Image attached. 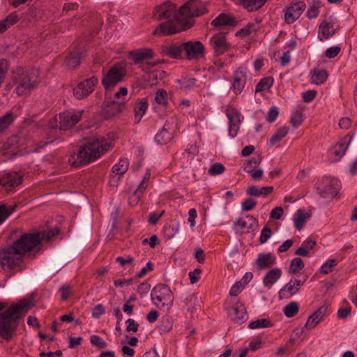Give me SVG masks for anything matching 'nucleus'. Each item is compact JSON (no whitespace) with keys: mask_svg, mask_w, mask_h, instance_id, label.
Wrapping results in <instances>:
<instances>
[{"mask_svg":"<svg viewBox=\"0 0 357 357\" xmlns=\"http://www.w3.org/2000/svg\"><path fill=\"white\" fill-rule=\"evenodd\" d=\"M60 233L58 227L45 231L24 233L6 248L0 249V265L6 269H13L20 265L26 252L39 246L42 240L49 241Z\"/></svg>","mask_w":357,"mask_h":357,"instance_id":"f257e3e1","label":"nucleus"},{"mask_svg":"<svg viewBox=\"0 0 357 357\" xmlns=\"http://www.w3.org/2000/svg\"><path fill=\"white\" fill-rule=\"evenodd\" d=\"M153 17L160 23L154 30L153 34L158 36H169L185 31L193 26V22L188 17H182L180 8L167 1L156 6L153 10Z\"/></svg>","mask_w":357,"mask_h":357,"instance_id":"f03ea898","label":"nucleus"},{"mask_svg":"<svg viewBox=\"0 0 357 357\" xmlns=\"http://www.w3.org/2000/svg\"><path fill=\"white\" fill-rule=\"evenodd\" d=\"M109 146L110 144L98 139L88 142L68 157V162L75 168L87 165L98 159Z\"/></svg>","mask_w":357,"mask_h":357,"instance_id":"7ed1b4c3","label":"nucleus"},{"mask_svg":"<svg viewBox=\"0 0 357 357\" xmlns=\"http://www.w3.org/2000/svg\"><path fill=\"white\" fill-rule=\"evenodd\" d=\"M29 305V302L23 300L20 303H13L0 314V336L6 340L13 337L21 319L22 311Z\"/></svg>","mask_w":357,"mask_h":357,"instance_id":"20e7f679","label":"nucleus"},{"mask_svg":"<svg viewBox=\"0 0 357 357\" xmlns=\"http://www.w3.org/2000/svg\"><path fill=\"white\" fill-rule=\"evenodd\" d=\"M39 83V70L36 68L18 66L11 73L10 84L16 86L15 92L18 96L28 93Z\"/></svg>","mask_w":357,"mask_h":357,"instance_id":"39448f33","label":"nucleus"},{"mask_svg":"<svg viewBox=\"0 0 357 357\" xmlns=\"http://www.w3.org/2000/svg\"><path fill=\"white\" fill-rule=\"evenodd\" d=\"M82 110L68 109L59 114L50 122V126L53 129L67 130L77 123L82 115Z\"/></svg>","mask_w":357,"mask_h":357,"instance_id":"423d86ee","label":"nucleus"},{"mask_svg":"<svg viewBox=\"0 0 357 357\" xmlns=\"http://www.w3.org/2000/svg\"><path fill=\"white\" fill-rule=\"evenodd\" d=\"M151 298L160 309L168 310L173 305L174 294L168 285L158 284L151 290Z\"/></svg>","mask_w":357,"mask_h":357,"instance_id":"0eeeda50","label":"nucleus"},{"mask_svg":"<svg viewBox=\"0 0 357 357\" xmlns=\"http://www.w3.org/2000/svg\"><path fill=\"white\" fill-rule=\"evenodd\" d=\"M340 188V180L331 176H324L315 183L317 194L324 199H333L338 194Z\"/></svg>","mask_w":357,"mask_h":357,"instance_id":"6e6552de","label":"nucleus"},{"mask_svg":"<svg viewBox=\"0 0 357 357\" xmlns=\"http://www.w3.org/2000/svg\"><path fill=\"white\" fill-rule=\"evenodd\" d=\"M126 63L121 61L113 65L107 73L104 74L102 84L105 90H109L123 79L126 74Z\"/></svg>","mask_w":357,"mask_h":357,"instance_id":"1a4fd4ad","label":"nucleus"},{"mask_svg":"<svg viewBox=\"0 0 357 357\" xmlns=\"http://www.w3.org/2000/svg\"><path fill=\"white\" fill-rule=\"evenodd\" d=\"M208 13L207 5L202 0H188L180 7L182 17H188L193 22V17H198Z\"/></svg>","mask_w":357,"mask_h":357,"instance_id":"9d476101","label":"nucleus"},{"mask_svg":"<svg viewBox=\"0 0 357 357\" xmlns=\"http://www.w3.org/2000/svg\"><path fill=\"white\" fill-rule=\"evenodd\" d=\"M209 46L215 56L223 54L232 47L231 44L227 39V33L225 32H219L211 37Z\"/></svg>","mask_w":357,"mask_h":357,"instance_id":"9b49d317","label":"nucleus"},{"mask_svg":"<svg viewBox=\"0 0 357 357\" xmlns=\"http://www.w3.org/2000/svg\"><path fill=\"white\" fill-rule=\"evenodd\" d=\"M98 79L96 76H92L79 82L74 89L73 94L78 99H84L88 97L94 90Z\"/></svg>","mask_w":357,"mask_h":357,"instance_id":"f8f14e48","label":"nucleus"},{"mask_svg":"<svg viewBox=\"0 0 357 357\" xmlns=\"http://www.w3.org/2000/svg\"><path fill=\"white\" fill-rule=\"evenodd\" d=\"M184 50V59L188 60H197L202 58L204 54L205 47L202 42L187 41L183 43Z\"/></svg>","mask_w":357,"mask_h":357,"instance_id":"ddd939ff","label":"nucleus"},{"mask_svg":"<svg viewBox=\"0 0 357 357\" xmlns=\"http://www.w3.org/2000/svg\"><path fill=\"white\" fill-rule=\"evenodd\" d=\"M306 8L304 1L292 2L289 6L284 9V20L288 24H291L298 20Z\"/></svg>","mask_w":357,"mask_h":357,"instance_id":"4468645a","label":"nucleus"},{"mask_svg":"<svg viewBox=\"0 0 357 357\" xmlns=\"http://www.w3.org/2000/svg\"><path fill=\"white\" fill-rule=\"evenodd\" d=\"M226 115L229 120V135L234 138L238 134L243 117L236 109L232 107L227 109Z\"/></svg>","mask_w":357,"mask_h":357,"instance_id":"2eb2a0df","label":"nucleus"},{"mask_svg":"<svg viewBox=\"0 0 357 357\" xmlns=\"http://www.w3.org/2000/svg\"><path fill=\"white\" fill-rule=\"evenodd\" d=\"M22 177L18 172H8L4 174L0 178V185L7 192H10L22 183Z\"/></svg>","mask_w":357,"mask_h":357,"instance_id":"dca6fc26","label":"nucleus"},{"mask_svg":"<svg viewBox=\"0 0 357 357\" xmlns=\"http://www.w3.org/2000/svg\"><path fill=\"white\" fill-rule=\"evenodd\" d=\"M152 49L147 47L138 48L131 50L128 54V59L132 61L135 65L142 63L144 61L153 58Z\"/></svg>","mask_w":357,"mask_h":357,"instance_id":"f3484780","label":"nucleus"},{"mask_svg":"<svg viewBox=\"0 0 357 357\" xmlns=\"http://www.w3.org/2000/svg\"><path fill=\"white\" fill-rule=\"evenodd\" d=\"M161 54L174 59H183L184 50L183 43H175L161 47Z\"/></svg>","mask_w":357,"mask_h":357,"instance_id":"a211bd4d","label":"nucleus"},{"mask_svg":"<svg viewBox=\"0 0 357 357\" xmlns=\"http://www.w3.org/2000/svg\"><path fill=\"white\" fill-rule=\"evenodd\" d=\"M125 108L124 102L115 100L105 101L102 109V115L105 119H109L120 114Z\"/></svg>","mask_w":357,"mask_h":357,"instance_id":"6ab92c4d","label":"nucleus"},{"mask_svg":"<svg viewBox=\"0 0 357 357\" xmlns=\"http://www.w3.org/2000/svg\"><path fill=\"white\" fill-rule=\"evenodd\" d=\"M340 26L333 21L323 20L319 26V40L323 41L333 36Z\"/></svg>","mask_w":357,"mask_h":357,"instance_id":"aec40b11","label":"nucleus"},{"mask_svg":"<svg viewBox=\"0 0 357 357\" xmlns=\"http://www.w3.org/2000/svg\"><path fill=\"white\" fill-rule=\"evenodd\" d=\"M130 162L127 158L121 159L119 162L112 167L113 174L110 176V183L112 185H117L123 175L128 169Z\"/></svg>","mask_w":357,"mask_h":357,"instance_id":"412c9836","label":"nucleus"},{"mask_svg":"<svg viewBox=\"0 0 357 357\" xmlns=\"http://www.w3.org/2000/svg\"><path fill=\"white\" fill-rule=\"evenodd\" d=\"M351 141V137L348 135L344 137L340 142L330 149V154L334 156L333 160L335 162L339 161L341 158L345 154L349 145Z\"/></svg>","mask_w":357,"mask_h":357,"instance_id":"4be33fe9","label":"nucleus"},{"mask_svg":"<svg viewBox=\"0 0 357 357\" xmlns=\"http://www.w3.org/2000/svg\"><path fill=\"white\" fill-rule=\"evenodd\" d=\"M234 81L232 84L234 91L236 94L241 93L247 82V72L243 68H239L233 75Z\"/></svg>","mask_w":357,"mask_h":357,"instance_id":"5701e85b","label":"nucleus"},{"mask_svg":"<svg viewBox=\"0 0 357 357\" xmlns=\"http://www.w3.org/2000/svg\"><path fill=\"white\" fill-rule=\"evenodd\" d=\"M231 318L238 324H243L248 319V314L244 305L237 302L228 310Z\"/></svg>","mask_w":357,"mask_h":357,"instance_id":"b1692460","label":"nucleus"},{"mask_svg":"<svg viewBox=\"0 0 357 357\" xmlns=\"http://www.w3.org/2000/svg\"><path fill=\"white\" fill-rule=\"evenodd\" d=\"M85 56V52L82 48H76L68 53L65 63L70 69H75L81 64V60Z\"/></svg>","mask_w":357,"mask_h":357,"instance_id":"393cba45","label":"nucleus"},{"mask_svg":"<svg viewBox=\"0 0 357 357\" xmlns=\"http://www.w3.org/2000/svg\"><path fill=\"white\" fill-rule=\"evenodd\" d=\"M211 25L218 29L227 26L235 27L237 25V20L230 14L221 13L211 22Z\"/></svg>","mask_w":357,"mask_h":357,"instance_id":"a878e982","label":"nucleus"},{"mask_svg":"<svg viewBox=\"0 0 357 357\" xmlns=\"http://www.w3.org/2000/svg\"><path fill=\"white\" fill-rule=\"evenodd\" d=\"M328 306L324 305L319 307L312 314H311L305 325V327L309 330L314 328L322 320L326 314Z\"/></svg>","mask_w":357,"mask_h":357,"instance_id":"bb28decb","label":"nucleus"},{"mask_svg":"<svg viewBox=\"0 0 357 357\" xmlns=\"http://www.w3.org/2000/svg\"><path fill=\"white\" fill-rule=\"evenodd\" d=\"M282 271L280 268H275L268 271L263 278V284L268 289L279 280L281 277Z\"/></svg>","mask_w":357,"mask_h":357,"instance_id":"cd10ccee","label":"nucleus"},{"mask_svg":"<svg viewBox=\"0 0 357 357\" xmlns=\"http://www.w3.org/2000/svg\"><path fill=\"white\" fill-rule=\"evenodd\" d=\"M275 261V257L273 254L270 252L260 253L258 255L256 264L259 269H264L274 265Z\"/></svg>","mask_w":357,"mask_h":357,"instance_id":"c85d7f7f","label":"nucleus"},{"mask_svg":"<svg viewBox=\"0 0 357 357\" xmlns=\"http://www.w3.org/2000/svg\"><path fill=\"white\" fill-rule=\"evenodd\" d=\"M25 139L19 135H13L8 139L7 148L10 151L17 153L22 151L24 146Z\"/></svg>","mask_w":357,"mask_h":357,"instance_id":"c756f323","label":"nucleus"},{"mask_svg":"<svg viewBox=\"0 0 357 357\" xmlns=\"http://www.w3.org/2000/svg\"><path fill=\"white\" fill-rule=\"evenodd\" d=\"M268 0H238V3L248 12H255L261 8Z\"/></svg>","mask_w":357,"mask_h":357,"instance_id":"7c9ffc66","label":"nucleus"},{"mask_svg":"<svg viewBox=\"0 0 357 357\" xmlns=\"http://www.w3.org/2000/svg\"><path fill=\"white\" fill-rule=\"evenodd\" d=\"M299 291L293 282V279L287 283L279 291V297L280 299L289 298L295 295Z\"/></svg>","mask_w":357,"mask_h":357,"instance_id":"2f4dec72","label":"nucleus"},{"mask_svg":"<svg viewBox=\"0 0 357 357\" xmlns=\"http://www.w3.org/2000/svg\"><path fill=\"white\" fill-rule=\"evenodd\" d=\"M148 108V102L145 98L140 99L135 105V121L136 123H139Z\"/></svg>","mask_w":357,"mask_h":357,"instance_id":"473e14b6","label":"nucleus"},{"mask_svg":"<svg viewBox=\"0 0 357 357\" xmlns=\"http://www.w3.org/2000/svg\"><path fill=\"white\" fill-rule=\"evenodd\" d=\"M309 218V214L306 213L303 209H298L293 216L295 228L297 230H301Z\"/></svg>","mask_w":357,"mask_h":357,"instance_id":"72a5a7b5","label":"nucleus"},{"mask_svg":"<svg viewBox=\"0 0 357 357\" xmlns=\"http://www.w3.org/2000/svg\"><path fill=\"white\" fill-rule=\"evenodd\" d=\"M17 114H15L12 110L6 113L5 115L0 116V132H3L8 128L10 125L16 119Z\"/></svg>","mask_w":357,"mask_h":357,"instance_id":"f704fd0d","label":"nucleus"},{"mask_svg":"<svg viewBox=\"0 0 357 357\" xmlns=\"http://www.w3.org/2000/svg\"><path fill=\"white\" fill-rule=\"evenodd\" d=\"M174 134L162 128L155 135L154 140L158 145H165L169 143L174 137Z\"/></svg>","mask_w":357,"mask_h":357,"instance_id":"c9c22d12","label":"nucleus"},{"mask_svg":"<svg viewBox=\"0 0 357 357\" xmlns=\"http://www.w3.org/2000/svg\"><path fill=\"white\" fill-rule=\"evenodd\" d=\"M328 77V73L326 70H314L311 71V82L317 85L324 84Z\"/></svg>","mask_w":357,"mask_h":357,"instance_id":"e433bc0d","label":"nucleus"},{"mask_svg":"<svg viewBox=\"0 0 357 357\" xmlns=\"http://www.w3.org/2000/svg\"><path fill=\"white\" fill-rule=\"evenodd\" d=\"M288 132L289 128L287 126H283L278 128L271 137L269 140V144L273 146L277 142H280L288 134Z\"/></svg>","mask_w":357,"mask_h":357,"instance_id":"4c0bfd02","label":"nucleus"},{"mask_svg":"<svg viewBox=\"0 0 357 357\" xmlns=\"http://www.w3.org/2000/svg\"><path fill=\"white\" fill-rule=\"evenodd\" d=\"M162 128L174 135L175 131L178 129V118L176 116H169L165 122Z\"/></svg>","mask_w":357,"mask_h":357,"instance_id":"58836bf2","label":"nucleus"},{"mask_svg":"<svg viewBox=\"0 0 357 357\" xmlns=\"http://www.w3.org/2000/svg\"><path fill=\"white\" fill-rule=\"evenodd\" d=\"M274 79L272 77H265L261 79L256 85L255 92H261L269 89L273 84Z\"/></svg>","mask_w":357,"mask_h":357,"instance_id":"ea45409f","label":"nucleus"},{"mask_svg":"<svg viewBox=\"0 0 357 357\" xmlns=\"http://www.w3.org/2000/svg\"><path fill=\"white\" fill-rule=\"evenodd\" d=\"M299 310L298 303L296 301H292L287 304L283 308L284 315L288 318L294 317Z\"/></svg>","mask_w":357,"mask_h":357,"instance_id":"a19ab883","label":"nucleus"},{"mask_svg":"<svg viewBox=\"0 0 357 357\" xmlns=\"http://www.w3.org/2000/svg\"><path fill=\"white\" fill-rule=\"evenodd\" d=\"M262 156L259 155L257 157H252L244 163L243 169L245 172H252V168H257L262 161Z\"/></svg>","mask_w":357,"mask_h":357,"instance_id":"79ce46f5","label":"nucleus"},{"mask_svg":"<svg viewBox=\"0 0 357 357\" xmlns=\"http://www.w3.org/2000/svg\"><path fill=\"white\" fill-rule=\"evenodd\" d=\"M305 266L303 260L300 257L294 258L290 263L289 268V273H296L301 271Z\"/></svg>","mask_w":357,"mask_h":357,"instance_id":"37998d69","label":"nucleus"},{"mask_svg":"<svg viewBox=\"0 0 357 357\" xmlns=\"http://www.w3.org/2000/svg\"><path fill=\"white\" fill-rule=\"evenodd\" d=\"M351 307L346 299L342 301V306L337 310V317L341 319H346L351 313Z\"/></svg>","mask_w":357,"mask_h":357,"instance_id":"c03bdc74","label":"nucleus"},{"mask_svg":"<svg viewBox=\"0 0 357 357\" xmlns=\"http://www.w3.org/2000/svg\"><path fill=\"white\" fill-rule=\"evenodd\" d=\"M15 207L8 208L3 204H0V225L15 211Z\"/></svg>","mask_w":357,"mask_h":357,"instance_id":"a18cd8bd","label":"nucleus"},{"mask_svg":"<svg viewBox=\"0 0 357 357\" xmlns=\"http://www.w3.org/2000/svg\"><path fill=\"white\" fill-rule=\"evenodd\" d=\"M15 207L8 208L3 204H0V225L15 211Z\"/></svg>","mask_w":357,"mask_h":357,"instance_id":"49530a36","label":"nucleus"},{"mask_svg":"<svg viewBox=\"0 0 357 357\" xmlns=\"http://www.w3.org/2000/svg\"><path fill=\"white\" fill-rule=\"evenodd\" d=\"M338 261L335 259H329L322 264L320 268V273L321 274L327 275L333 271V268L337 266Z\"/></svg>","mask_w":357,"mask_h":357,"instance_id":"de8ad7c7","label":"nucleus"},{"mask_svg":"<svg viewBox=\"0 0 357 357\" xmlns=\"http://www.w3.org/2000/svg\"><path fill=\"white\" fill-rule=\"evenodd\" d=\"M319 14V3L313 1L312 4L309 6L306 12V15L310 19H314L318 17Z\"/></svg>","mask_w":357,"mask_h":357,"instance_id":"09e8293b","label":"nucleus"},{"mask_svg":"<svg viewBox=\"0 0 357 357\" xmlns=\"http://www.w3.org/2000/svg\"><path fill=\"white\" fill-rule=\"evenodd\" d=\"M271 326V321L267 319H260L252 321L249 324V328L251 329H257L260 328H267Z\"/></svg>","mask_w":357,"mask_h":357,"instance_id":"8fccbe9b","label":"nucleus"},{"mask_svg":"<svg viewBox=\"0 0 357 357\" xmlns=\"http://www.w3.org/2000/svg\"><path fill=\"white\" fill-rule=\"evenodd\" d=\"M255 25L252 23L248 24L245 27L236 31L235 36L237 37H245L251 34L252 31L256 32L257 29H254Z\"/></svg>","mask_w":357,"mask_h":357,"instance_id":"3c124183","label":"nucleus"},{"mask_svg":"<svg viewBox=\"0 0 357 357\" xmlns=\"http://www.w3.org/2000/svg\"><path fill=\"white\" fill-rule=\"evenodd\" d=\"M167 100V93L165 89H160L156 91L155 101L159 105H166Z\"/></svg>","mask_w":357,"mask_h":357,"instance_id":"603ef678","label":"nucleus"},{"mask_svg":"<svg viewBox=\"0 0 357 357\" xmlns=\"http://www.w3.org/2000/svg\"><path fill=\"white\" fill-rule=\"evenodd\" d=\"M225 166L220 162L213 164L208 169V173L211 176L218 175L224 172Z\"/></svg>","mask_w":357,"mask_h":357,"instance_id":"864d4df0","label":"nucleus"},{"mask_svg":"<svg viewBox=\"0 0 357 357\" xmlns=\"http://www.w3.org/2000/svg\"><path fill=\"white\" fill-rule=\"evenodd\" d=\"M90 342L92 345L96 346L98 349H103L107 347V343L100 336L93 335L90 337Z\"/></svg>","mask_w":357,"mask_h":357,"instance_id":"5fc2aeb1","label":"nucleus"},{"mask_svg":"<svg viewBox=\"0 0 357 357\" xmlns=\"http://www.w3.org/2000/svg\"><path fill=\"white\" fill-rule=\"evenodd\" d=\"M303 121V114L299 111L294 112L291 116V123L294 128H298Z\"/></svg>","mask_w":357,"mask_h":357,"instance_id":"6e6d98bb","label":"nucleus"},{"mask_svg":"<svg viewBox=\"0 0 357 357\" xmlns=\"http://www.w3.org/2000/svg\"><path fill=\"white\" fill-rule=\"evenodd\" d=\"M7 28L16 24L20 20V17L16 12L11 13L5 19L3 20Z\"/></svg>","mask_w":357,"mask_h":357,"instance_id":"4d7b16f0","label":"nucleus"},{"mask_svg":"<svg viewBox=\"0 0 357 357\" xmlns=\"http://www.w3.org/2000/svg\"><path fill=\"white\" fill-rule=\"evenodd\" d=\"M272 235V231L271 229L268 227L265 226L261 231L259 236V242L261 244L265 243L271 236Z\"/></svg>","mask_w":357,"mask_h":357,"instance_id":"13d9d810","label":"nucleus"},{"mask_svg":"<svg viewBox=\"0 0 357 357\" xmlns=\"http://www.w3.org/2000/svg\"><path fill=\"white\" fill-rule=\"evenodd\" d=\"M179 82L185 89L188 90L195 85L197 79L193 77H185L182 80H179Z\"/></svg>","mask_w":357,"mask_h":357,"instance_id":"bf43d9fd","label":"nucleus"},{"mask_svg":"<svg viewBox=\"0 0 357 357\" xmlns=\"http://www.w3.org/2000/svg\"><path fill=\"white\" fill-rule=\"evenodd\" d=\"M243 288L244 285L243 284L241 281L235 282L229 290L230 296H236L238 294L241 292Z\"/></svg>","mask_w":357,"mask_h":357,"instance_id":"052dcab7","label":"nucleus"},{"mask_svg":"<svg viewBox=\"0 0 357 357\" xmlns=\"http://www.w3.org/2000/svg\"><path fill=\"white\" fill-rule=\"evenodd\" d=\"M257 205V202L252 198L245 199L241 204V208L244 211H249L254 208Z\"/></svg>","mask_w":357,"mask_h":357,"instance_id":"680f3d73","label":"nucleus"},{"mask_svg":"<svg viewBox=\"0 0 357 357\" xmlns=\"http://www.w3.org/2000/svg\"><path fill=\"white\" fill-rule=\"evenodd\" d=\"M105 312V308L102 304L96 305L92 309V317L95 319H99Z\"/></svg>","mask_w":357,"mask_h":357,"instance_id":"e2e57ef3","label":"nucleus"},{"mask_svg":"<svg viewBox=\"0 0 357 357\" xmlns=\"http://www.w3.org/2000/svg\"><path fill=\"white\" fill-rule=\"evenodd\" d=\"M340 47L337 46L328 47L325 52V56L328 59H333L340 52Z\"/></svg>","mask_w":357,"mask_h":357,"instance_id":"0e129e2a","label":"nucleus"},{"mask_svg":"<svg viewBox=\"0 0 357 357\" xmlns=\"http://www.w3.org/2000/svg\"><path fill=\"white\" fill-rule=\"evenodd\" d=\"M279 112L278 109L276 107H272L270 108L269 112L268 113V115L266 116V121L269 123L274 122L278 116Z\"/></svg>","mask_w":357,"mask_h":357,"instance_id":"69168bd1","label":"nucleus"},{"mask_svg":"<svg viewBox=\"0 0 357 357\" xmlns=\"http://www.w3.org/2000/svg\"><path fill=\"white\" fill-rule=\"evenodd\" d=\"M317 91L314 90H308L302 93V98L305 102H310L315 98Z\"/></svg>","mask_w":357,"mask_h":357,"instance_id":"338daca9","label":"nucleus"},{"mask_svg":"<svg viewBox=\"0 0 357 357\" xmlns=\"http://www.w3.org/2000/svg\"><path fill=\"white\" fill-rule=\"evenodd\" d=\"M126 323L128 324L126 327L127 332L136 333L138 331L139 324L132 319L129 318L126 320Z\"/></svg>","mask_w":357,"mask_h":357,"instance_id":"774afa93","label":"nucleus"}]
</instances>
